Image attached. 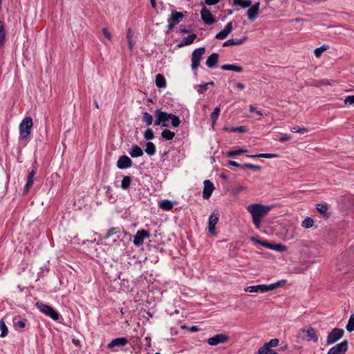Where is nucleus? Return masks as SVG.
I'll return each instance as SVG.
<instances>
[{
	"mask_svg": "<svg viewBox=\"0 0 354 354\" xmlns=\"http://www.w3.org/2000/svg\"><path fill=\"white\" fill-rule=\"evenodd\" d=\"M271 209V206L264 205L260 203H253L247 207V210L252 215V222L258 229L261 227L263 218L268 214Z\"/></svg>",
	"mask_w": 354,
	"mask_h": 354,
	"instance_id": "obj_1",
	"label": "nucleus"
},
{
	"mask_svg": "<svg viewBox=\"0 0 354 354\" xmlns=\"http://www.w3.org/2000/svg\"><path fill=\"white\" fill-rule=\"evenodd\" d=\"M286 283V280H281L276 283H271L269 285L261 284L257 286H251L245 288V291L249 292H266L268 291L273 290L279 287H281Z\"/></svg>",
	"mask_w": 354,
	"mask_h": 354,
	"instance_id": "obj_2",
	"label": "nucleus"
},
{
	"mask_svg": "<svg viewBox=\"0 0 354 354\" xmlns=\"http://www.w3.org/2000/svg\"><path fill=\"white\" fill-rule=\"evenodd\" d=\"M160 114L161 116L162 127H168V122L171 121V124L173 127H178L180 124V120L179 118L171 113L162 111L160 109Z\"/></svg>",
	"mask_w": 354,
	"mask_h": 354,
	"instance_id": "obj_3",
	"label": "nucleus"
},
{
	"mask_svg": "<svg viewBox=\"0 0 354 354\" xmlns=\"http://www.w3.org/2000/svg\"><path fill=\"white\" fill-rule=\"evenodd\" d=\"M32 119L30 117H26L19 124L20 138L22 140L27 139L32 127Z\"/></svg>",
	"mask_w": 354,
	"mask_h": 354,
	"instance_id": "obj_4",
	"label": "nucleus"
},
{
	"mask_svg": "<svg viewBox=\"0 0 354 354\" xmlns=\"http://www.w3.org/2000/svg\"><path fill=\"white\" fill-rule=\"evenodd\" d=\"M36 307L45 315L50 317L55 321H57L59 318V314L55 310L50 306L44 304L41 302H37Z\"/></svg>",
	"mask_w": 354,
	"mask_h": 354,
	"instance_id": "obj_5",
	"label": "nucleus"
},
{
	"mask_svg": "<svg viewBox=\"0 0 354 354\" xmlns=\"http://www.w3.org/2000/svg\"><path fill=\"white\" fill-rule=\"evenodd\" d=\"M297 337L303 340L310 341L313 340L315 342L318 341V337L317 335L316 331L312 327H310L308 329H301Z\"/></svg>",
	"mask_w": 354,
	"mask_h": 354,
	"instance_id": "obj_6",
	"label": "nucleus"
},
{
	"mask_svg": "<svg viewBox=\"0 0 354 354\" xmlns=\"http://www.w3.org/2000/svg\"><path fill=\"white\" fill-rule=\"evenodd\" d=\"M205 52L204 47H201L195 49L192 54V69L196 71L199 65L202 56Z\"/></svg>",
	"mask_w": 354,
	"mask_h": 354,
	"instance_id": "obj_7",
	"label": "nucleus"
},
{
	"mask_svg": "<svg viewBox=\"0 0 354 354\" xmlns=\"http://www.w3.org/2000/svg\"><path fill=\"white\" fill-rule=\"evenodd\" d=\"M184 17L183 14L181 12L176 10H172L170 17L168 18L167 28L171 30L174 27L180 23Z\"/></svg>",
	"mask_w": 354,
	"mask_h": 354,
	"instance_id": "obj_8",
	"label": "nucleus"
},
{
	"mask_svg": "<svg viewBox=\"0 0 354 354\" xmlns=\"http://www.w3.org/2000/svg\"><path fill=\"white\" fill-rule=\"evenodd\" d=\"M201 6L203 7L201 10V19L206 24H212L216 21L215 17L212 14L209 10H208L203 2H201Z\"/></svg>",
	"mask_w": 354,
	"mask_h": 354,
	"instance_id": "obj_9",
	"label": "nucleus"
},
{
	"mask_svg": "<svg viewBox=\"0 0 354 354\" xmlns=\"http://www.w3.org/2000/svg\"><path fill=\"white\" fill-rule=\"evenodd\" d=\"M344 333V330L342 328H335L332 330V331L328 334L327 337V344H332L339 339H341Z\"/></svg>",
	"mask_w": 354,
	"mask_h": 354,
	"instance_id": "obj_10",
	"label": "nucleus"
},
{
	"mask_svg": "<svg viewBox=\"0 0 354 354\" xmlns=\"http://www.w3.org/2000/svg\"><path fill=\"white\" fill-rule=\"evenodd\" d=\"M229 341V337L223 333L216 334L207 339V344L210 346H216L221 343H226Z\"/></svg>",
	"mask_w": 354,
	"mask_h": 354,
	"instance_id": "obj_11",
	"label": "nucleus"
},
{
	"mask_svg": "<svg viewBox=\"0 0 354 354\" xmlns=\"http://www.w3.org/2000/svg\"><path fill=\"white\" fill-rule=\"evenodd\" d=\"M348 350V342L344 340L332 347L327 354H344Z\"/></svg>",
	"mask_w": 354,
	"mask_h": 354,
	"instance_id": "obj_12",
	"label": "nucleus"
},
{
	"mask_svg": "<svg viewBox=\"0 0 354 354\" xmlns=\"http://www.w3.org/2000/svg\"><path fill=\"white\" fill-rule=\"evenodd\" d=\"M150 234L148 231L145 230H138L133 239V243L137 246H140L144 243V239L145 238H149Z\"/></svg>",
	"mask_w": 354,
	"mask_h": 354,
	"instance_id": "obj_13",
	"label": "nucleus"
},
{
	"mask_svg": "<svg viewBox=\"0 0 354 354\" xmlns=\"http://www.w3.org/2000/svg\"><path fill=\"white\" fill-rule=\"evenodd\" d=\"M132 165V160L126 155L121 156L117 161V167L120 169L129 168Z\"/></svg>",
	"mask_w": 354,
	"mask_h": 354,
	"instance_id": "obj_14",
	"label": "nucleus"
},
{
	"mask_svg": "<svg viewBox=\"0 0 354 354\" xmlns=\"http://www.w3.org/2000/svg\"><path fill=\"white\" fill-rule=\"evenodd\" d=\"M259 7H260V3L257 2L254 5H252L250 7H249V9L247 12V15L248 17V19L250 21H253L255 19L257 18V16L259 13Z\"/></svg>",
	"mask_w": 354,
	"mask_h": 354,
	"instance_id": "obj_15",
	"label": "nucleus"
},
{
	"mask_svg": "<svg viewBox=\"0 0 354 354\" xmlns=\"http://www.w3.org/2000/svg\"><path fill=\"white\" fill-rule=\"evenodd\" d=\"M204 187L203 191V197L204 199H208L211 196L212 192L214 189V184L209 180H205L203 182Z\"/></svg>",
	"mask_w": 354,
	"mask_h": 354,
	"instance_id": "obj_16",
	"label": "nucleus"
},
{
	"mask_svg": "<svg viewBox=\"0 0 354 354\" xmlns=\"http://www.w3.org/2000/svg\"><path fill=\"white\" fill-rule=\"evenodd\" d=\"M128 344V339L126 337H118L113 339L108 345L107 348L113 349L115 347L124 346Z\"/></svg>",
	"mask_w": 354,
	"mask_h": 354,
	"instance_id": "obj_17",
	"label": "nucleus"
},
{
	"mask_svg": "<svg viewBox=\"0 0 354 354\" xmlns=\"http://www.w3.org/2000/svg\"><path fill=\"white\" fill-rule=\"evenodd\" d=\"M232 22H228L227 25L225 26L224 29L218 32L216 35L215 38L218 39H224L228 36V35L232 31Z\"/></svg>",
	"mask_w": 354,
	"mask_h": 354,
	"instance_id": "obj_18",
	"label": "nucleus"
},
{
	"mask_svg": "<svg viewBox=\"0 0 354 354\" xmlns=\"http://www.w3.org/2000/svg\"><path fill=\"white\" fill-rule=\"evenodd\" d=\"M218 221V214H212L208 220V230L211 234H215V225Z\"/></svg>",
	"mask_w": 354,
	"mask_h": 354,
	"instance_id": "obj_19",
	"label": "nucleus"
},
{
	"mask_svg": "<svg viewBox=\"0 0 354 354\" xmlns=\"http://www.w3.org/2000/svg\"><path fill=\"white\" fill-rule=\"evenodd\" d=\"M248 37L247 36L243 37L241 39H230L223 44V47H227L231 46H236L243 44Z\"/></svg>",
	"mask_w": 354,
	"mask_h": 354,
	"instance_id": "obj_20",
	"label": "nucleus"
},
{
	"mask_svg": "<svg viewBox=\"0 0 354 354\" xmlns=\"http://www.w3.org/2000/svg\"><path fill=\"white\" fill-rule=\"evenodd\" d=\"M37 173V170L35 169H33L29 174L27 178V182L25 185V187L24 189V194H26L30 188L32 186L34 183V176Z\"/></svg>",
	"mask_w": 354,
	"mask_h": 354,
	"instance_id": "obj_21",
	"label": "nucleus"
},
{
	"mask_svg": "<svg viewBox=\"0 0 354 354\" xmlns=\"http://www.w3.org/2000/svg\"><path fill=\"white\" fill-rule=\"evenodd\" d=\"M218 57L219 56L218 53H214L211 54L206 60L205 64L207 66L210 68H214L218 63Z\"/></svg>",
	"mask_w": 354,
	"mask_h": 354,
	"instance_id": "obj_22",
	"label": "nucleus"
},
{
	"mask_svg": "<svg viewBox=\"0 0 354 354\" xmlns=\"http://www.w3.org/2000/svg\"><path fill=\"white\" fill-rule=\"evenodd\" d=\"M263 246L265 248L275 250V251H278V252H284L287 250V248L286 245L279 244V243L273 244V243L267 242V243L263 244Z\"/></svg>",
	"mask_w": 354,
	"mask_h": 354,
	"instance_id": "obj_23",
	"label": "nucleus"
},
{
	"mask_svg": "<svg viewBox=\"0 0 354 354\" xmlns=\"http://www.w3.org/2000/svg\"><path fill=\"white\" fill-rule=\"evenodd\" d=\"M196 35L195 33H193L192 35H188L187 37H185L183 40L178 44V46L179 48L183 47L185 46L190 45L194 42V41L196 38Z\"/></svg>",
	"mask_w": 354,
	"mask_h": 354,
	"instance_id": "obj_24",
	"label": "nucleus"
},
{
	"mask_svg": "<svg viewBox=\"0 0 354 354\" xmlns=\"http://www.w3.org/2000/svg\"><path fill=\"white\" fill-rule=\"evenodd\" d=\"M129 153L132 158H138L143 155V151L138 145H134L132 146Z\"/></svg>",
	"mask_w": 354,
	"mask_h": 354,
	"instance_id": "obj_25",
	"label": "nucleus"
},
{
	"mask_svg": "<svg viewBox=\"0 0 354 354\" xmlns=\"http://www.w3.org/2000/svg\"><path fill=\"white\" fill-rule=\"evenodd\" d=\"M221 68L222 70H230V71H233L238 72V73H241L243 71V68L242 66H241L239 65H236V64H226L222 65L221 66Z\"/></svg>",
	"mask_w": 354,
	"mask_h": 354,
	"instance_id": "obj_26",
	"label": "nucleus"
},
{
	"mask_svg": "<svg viewBox=\"0 0 354 354\" xmlns=\"http://www.w3.org/2000/svg\"><path fill=\"white\" fill-rule=\"evenodd\" d=\"M156 85L160 88L166 86V80L162 74H157L156 75Z\"/></svg>",
	"mask_w": 354,
	"mask_h": 354,
	"instance_id": "obj_27",
	"label": "nucleus"
},
{
	"mask_svg": "<svg viewBox=\"0 0 354 354\" xmlns=\"http://www.w3.org/2000/svg\"><path fill=\"white\" fill-rule=\"evenodd\" d=\"M233 4L243 8H246L250 7L252 3L250 0H233Z\"/></svg>",
	"mask_w": 354,
	"mask_h": 354,
	"instance_id": "obj_28",
	"label": "nucleus"
},
{
	"mask_svg": "<svg viewBox=\"0 0 354 354\" xmlns=\"http://www.w3.org/2000/svg\"><path fill=\"white\" fill-rule=\"evenodd\" d=\"M156 149L155 145L151 142H147L146 143L145 152L149 156H153L156 153Z\"/></svg>",
	"mask_w": 354,
	"mask_h": 354,
	"instance_id": "obj_29",
	"label": "nucleus"
},
{
	"mask_svg": "<svg viewBox=\"0 0 354 354\" xmlns=\"http://www.w3.org/2000/svg\"><path fill=\"white\" fill-rule=\"evenodd\" d=\"M173 203L171 201L169 200H164L162 201L159 207L164 210L169 211L171 210L173 208Z\"/></svg>",
	"mask_w": 354,
	"mask_h": 354,
	"instance_id": "obj_30",
	"label": "nucleus"
},
{
	"mask_svg": "<svg viewBox=\"0 0 354 354\" xmlns=\"http://www.w3.org/2000/svg\"><path fill=\"white\" fill-rule=\"evenodd\" d=\"M161 136L166 140H171L175 136V133L169 129H164L161 133Z\"/></svg>",
	"mask_w": 354,
	"mask_h": 354,
	"instance_id": "obj_31",
	"label": "nucleus"
},
{
	"mask_svg": "<svg viewBox=\"0 0 354 354\" xmlns=\"http://www.w3.org/2000/svg\"><path fill=\"white\" fill-rule=\"evenodd\" d=\"M249 158H277L279 155L277 153H259L255 155H248Z\"/></svg>",
	"mask_w": 354,
	"mask_h": 354,
	"instance_id": "obj_32",
	"label": "nucleus"
},
{
	"mask_svg": "<svg viewBox=\"0 0 354 354\" xmlns=\"http://www.w3.org/2000/svg\"><path fill=\"white\" fill-rule=\"evenodd\" d=\"M142 122L146 124V125L149 126L153 122V116L148 112H144L142 116Z\"/></svg>",
	"mask_w": 354,
	"mask_h": 354,
	"instance_id": "obj_33",
	"label": "nucleus"
},
{
	"mask_svg": "<svg viewBox=\"0 0 354 354\" xmlns=\"http://www.w3.org/2000/svg\"><path fill=\"white\" fill-rule=\"evenodd\" d=\"M221 109L219 107L216 106L214 108L213 112L211 113V120L212 122V126H214L219 116Z\"/></svg>",
	"mask_w": 354,
	"mask_h": 354,
	"instance_id": "obj_34",
	"label": "nucleus"
},
{
	"mask_svg": "<svg viewBox=\"0 0 354 354\" xmlns=\"http://www.w3.org/2000/svg\"><path fill=\"white\" fill-rule=\"evenodd\" d=\"M6 40V32L4 30V26L1 21H0V47H1Z\"/></svg>",
	"mask_w": 354,
	"mask_h": 354,
	"instance_id": "obj_35",
	"label": "nucleus"
},
{
	"mask_svg": "<svg viewBox=\"0 0 354 354\" xmlns=\"http://www.w3.org/2000/svg\"><path fill=\"white\" fill-rule=\"evenodd\" d=\"M131 182V177H129L128 176H124L122 180V182H121V187H122V189H127L129 187V186H130Z\"/></svg>",
	"mask_w": 354,
	"mask_h": 354,
	"instance_id": "obj_36",
	"label": "nucleus"
},
{
	"mask_svg": "<svg viewBox=\"0 0 354 354\" xmlns=\"http://www.w3.org/2000/svg\"><path fill=\"white\" fill-rule=\"evenodd\" d=\"M278 339H272L270 342L266 343L261 348L266 349H271L272 347H275L279 344Z\"/></svg>",
	"mask_w": 354,
	"mask_h": 354,
	"instance_id": "obj_37",
	"label": "nucleus"
},
{
	"mask_svg": "<svg viewBox=\"0 0 354 354\" xmlns=\"http://www.w3.org/2000/svg\"><path fill=\"white\" fill-rule=\"evenodd\" d=\"M247 151H248V150L245 149H236V150H231V151H229L227 153V156L228 157H234L235 156H237V155L245 153Z\"/></svg>",
	"mask_w": 354,
	"mask_h": 354,
	"instance_id": "obj_38",
	"label": "nucleus"
},
{
	"mask_svg": "<svg viewBox=\"0 0 354 354\" xmlns=\"http://www.w3.org/2000/svg\"><path fill=\"white\" fill-rule=\"evenodd\" d=\"M226 131H230V132H239V133H245L247 132L248 129L244 126L237 127H231V128H225Z\"/></svg>",
	"mask_w": 354,
	"mask_h": 354,
	"instance_id": "obj_39",
	"label": "nucleus"
},
{
	"mask_svg": "<svg viewBox=\"0 0 354 354\" xmlns=\"http://www.w3.org/2000/svg\"><path fill=\"white\" fill-rule=\"evenodd\" d=\"M314 221L310 217H306L301 223V226L305 228H310L313 227Z\"/></svg>",
	"mask_w": 354,
	"mask_h": 354,
	"instance_id": "obj_40",
	"label": "nucleus"
},
{
	"mask_svg": "<svg viewBox=\"0 0 354 354\" xmlns=\"http://www.w3.org/2000/svg\"><path fill=\"white\" fill-rule=\"evenodd\" d=\"M0 329L1 330V333L0 335L1 337H4L8 335V328L6 325L5 322L3 319L0 320Z\"/></svg>",
	"mask_w": 354,
	"mask_h": 354,
	"instance_id": "obj_41",
	"label": "nucleus"
},
{
	"mask_svg": "<svg viewBox=\"0 0 354 354\" xmlns=\"http://www.w3.org/2000/svg\"><path fill=\"white\" fill-rule=\"evenodd\" d=\"M119 233H120V229L119 227H112L108 230L107 233L104 236V239H108L109 237Z\"/></svg>",
	"mask_w": 354,
	"mask_h": 354,
	"instance_id": "obj_42",
	"label": "nucleus"
},
{
	"mask_svg": "<svg viewBox=\"0 0 354 354\" xmlns=\"http://www.w3.org/2000/svg\"><path fill=\"white\" fill-rule=\"evenodd\" d=\"M154 116H155L154 124L156 126H159V125L162 126V122L161 116L160 114V109H156L155 111Z\"/></svg>",
	"mask_w": 354,
	"mask_h": 354,
	"instance_id": "obj_43",
	"label": "nucleus"
},
{
	"mask_svg": "<svg viewBox=\"0 0 354 354\" xmlns=\"http://www.w3.org/2000/svg\"><path fill=\"white\" fill-rule=\"evenodd\" d=\"M346 328L348 332H352L354 330V314L350 316Z\"/></svg>",
	"mask_w": 354,
	"mask_h": 354,
	"instance_id": "obj_44",
	"label": "nucleus"
},
{
	"mask_svg": "<svg viewBox=\"0 0 354 354\" xmlns=\"http://www.w3.org/2000/svg\"><path fill=\"white\" fill-rule=\"evenodd\" d=\"M328 48V46H327V45H323L321 47L317 48L314 50L315 55L317 57H319L322 55V53L324 52L325 50H326Z\"/></svg>",
	"mask_w": 354,
	"mask_h": 354,
	"instance_id": "obj_45",
	"label": "nucleus"
},
{
	"mask_svg": "<svg viewBox=\"0 0 354 354\" xmlns=\"http://www.w3.org/2000/svg\"><path fill=\"white\" fill-rule=\"evenodd\" d=\"M316 209H317V211H319L323 215H326V213H327V210H328V207L326 205H324V204H322V203H319V204H317L316 205Z\"/></svg>",
	"mask_w": 354,
	"mask_h": 354,
	"instance_id": "obj_46",
	"label": "nucleus"
},
{
	"mask_svg": "<svg viewBox=\"0 0 354 354\" xmlns=\"http://www.w3.org/2000/svg\"><path fill=\"white\" fill-rule=\"evenodd\" d=\"M144 138L147 140H151L152 139H153L154 138V134H153V131H152L151 129H147L145 133H144Z\"/></svg>",
	"mask_w": 354,
	"mask_h": 354,
	"instance_id": "obj_47",
	"label": "nucleus"
},
{
	"mask_svg": "<svg viewBox=\"0 0 354 354\" xmlns=\"http://www.w3.org/2000/svg\"><path fill=\"white\" fill-rule=\"evenodd\" d=\"M213 85L214 84V82H208L205 84H203V85H198V88H197V91L199 93H203L205 91H206L207 90V88H208V85Z\"/></svg>",
	"mask_w": 354,
	"mask_h": 354,
	"instance_id": "obj_48",
	"label": "nucleus"
},
{
	"mask_svg": "<svg viewBox=\"0 0 354 354\" xmlns=\"http://www.w3.org/2000/svg\"><path fill=\"white\" fill-rule=\"evenodd\" d=\"M243 168H248L250 169H253L257 171H259L261 170V167L259 165H252L250 163H245L243 164Z\"/></svg>",
	"mask_w": 354,
	"mask_h": 354,
	"instance_id": "obj_49",
	"label": "nucleus"
},
{
	"mask_svg": "<svg viewBox=\"0 0 354 354\" xmlns=\"http://www.w3.org/2000/svg\"><path fill=\"white\" fill-rule=\"evenodd\" d=\"M258 354H278V353L272 349H266V348H260L258 351Z\"/></svg>",
	"mask_w": 354,
	"mask_h": 354,
	"instance_id": "obj_50",
	"label": "nucleus"
},
{
	"mask_svg": "<svg viewBox=\"0 0 354 354\" xmlns=\"http://www.w3.org/2000/svg\"><path fill=\"white\" fill-rule=\"evenodd\" d=\"M290 131L292 132H294V133H304V132H307L308 131V129L307 128H304V127H303V128H300V127L297 128V127H292L290 129Z\"/></svg>",
	"mask_w": 354,
	"mask_h": 354,
	"instance_id": "obj_51",
	"label": "nucleus"
},
{
	"mask_svg": "<svg viewBox=\"0 0 354 354\" xmlns=\"http://www.w3.org/2000/svg\"><path fill=\"white\" fill-rule=\"evenodd\" d=\"M102 31V33L104 35V37L106 38H107L109 40H111V33L109 32L108 28H103Z\"/></svg>",
	"mask_w": 354,
	"mask_h": 354,
	"instance_id": "obj_52",
	"label": "nucleus"
},
{
	"mask_svg": "<svg viewBox=\"0 0 354 354\" xmlns=\"http://www.w3.org/2000/svg\"><path fill=\"white\" fill-rule=\"evenodd\" d=\"M220 1V0H204V6L208 5V6H214L218 3Z\"/></svg>",
	"mask_w": 354,
	"mask_h": 354,
	"instance_id": "obj_53",
	"label": "nucleus"
},
{
	"mask_svg": "<svg viewBox=\"0 0 354 354\" xmlns=\"http://www.w3.org/2000/svg\"><path fill=\"white\" fill-rule=\"evenodd\" d=\"M344 103L345 104H354V95L348 96L344 100Z\"/></svg>",
	"mask_w": 354,
	"mask_h": 354,
	"instance_id": "obj_54",
	"label": "nucleus"
},
{
	"mask_svg": "<svg viewBox=\"0 0 354 354\" xmlns=\"http://www.w3.org/2000/svg\"><path fill=\"white\" fill-rule=\"evenodd\" d=\"M15 324L20 328H24L26 326V323L21 320L17 321Z\"/></svg>",
	"mask_w": 354,
	"mask_h": 354,
	"instance_id": "obj_55",
	"label": "nucleus"
},
{
	"mask_svg": "<svg viewBox=\"0 0 354 354\" xmlns=\"http://www.w3.org/2000/svg\"><path fill=\"white\" fill-rule=\"evenodd\" d=\"M251 241L252 242H254V243H259L261 244V245H263V244L266 243V242H264V241H261L260 239H259L258 238L255 237V236H252L250 238Z\"/></svg>",
	"mask_w": 354,
	"mask_h": 354,
	"instance_id": "obj_56",
	"label": "nucleus"
},
{
	"mask_svg": "<svg viewBox=\"0 0 354 354\" xmlns=\"http://www.w3.org/2000/svg\"><path fill=\"white\" fill-rule=\"evenodd\" d=\"M228 164L231 166H234V167H241V168H243V165H241L239 163H238L236 161H234V160H230L228 162Z\"/></svg>",
	"mask_w": 354,
	"mask_h": 354,
	"instance_id": "obj_57",
	"label": "nucleus"
},
{
	"mask_svg": "<svg viewBox=\"0 0 354 354\" xmlns=\"http://www.w3.org/2000/svg\"><path fill=\"white\" fill-rule=\"evenodd\" d=\"M290 139V136L288 135H285L283 136L280 137L278 140L281 142H286L287 140H289Z\"/></svg>",
	"mask_w": 354,
	"mask_h": 354,
	"instance_id": "obj_58",
	"label": "nucleus"
},
{
	"mask_svg": "<svg viewBox=\"0 0 354 354\" xmlns=\"http://www.w3.org/2000/svg\"><path fill=\"white\" fill-rule=\"evenodd\" d=\"M133 36V32L131 30V29L129 28L127 33V37L128 40L132 39V37Z\"/></svg>",
	"mask_w": 354,
	"mask_h": 354,
	"instance_id": "obj_59",
	"label": "nucleus"
},
{
	"mask_svg": "<svg viewBox=\"0 0 354 354\" xmlns=\"http://www.w3.org/2000/svg\"><path fill=\"white\" fill-rule=\"evenodd\" d=\"M189 330L191 332H198L199 330V328L196 326H193L189 328Z\"/></svg>",
	"mask_w": 354,
	"mask_h": 354,
	"instance_id": "obj_60",
	"label": "nucleus"
},
{
	"mask_svg": "<svg viewBox=\"0 0 354 354\" xmlns=\"http://www.w3.org/2000/svg\"><path fill=\"white\" fill-rule=\"evenodd\" d=\"M236 87L241 90H243L245 88V85L243 83L238 82L236 84Z\"/></svg>",
	"mask_w": 354,
	"mask_h": 354,
	"instance_id": "obj_61",
	"label": "nucleus"
},
{
	"mask_svg": "<svg viewBox=\"0 0 354 354\" xmlns=\"http://www.w3.org/2000/svg\"><path fill=\"white\" fill-rule=\"evenodd\" d=\"M72 342L76 346H80V341L79 339H73Z\"/></svg>",
	"mask_w": 354,
	"mask_h": 354,
	"instance_id": "obj_62",
	"label": "nucleus"
},
{
	"mask_svg": "<svg viewBox=\"0 0 354 354\" xmlns=\"http://www.w3.org/2000/svg\"><path fill=\"white\" fill-rule=\"evenodd\" d=\"M128 44H129V48L130 50H132L133 45H134L133 40L132 39L128 40Z\"/></svg>",
	"mask_w": 354,
	"mask_h": 354,
	"instance_id": "obj_63",
	"label": "nucleus"
},
{
	"mask_svg": "<svg viewBox=\"0 0 354 354\" xmlns=\"http://www.w3.org/2000/svg\"><path fill=\"white\" fill-rule=\"evenodd\" d=\"M179 30H180V32H181V33H188L190 32L189 30L186 29V28H180Z\"/></svg>",
	"mask_w": 354,
	"mask_h": 354,
	"instance_id": "obj_64",
	"label": "nucleus"
}]
</instances>
